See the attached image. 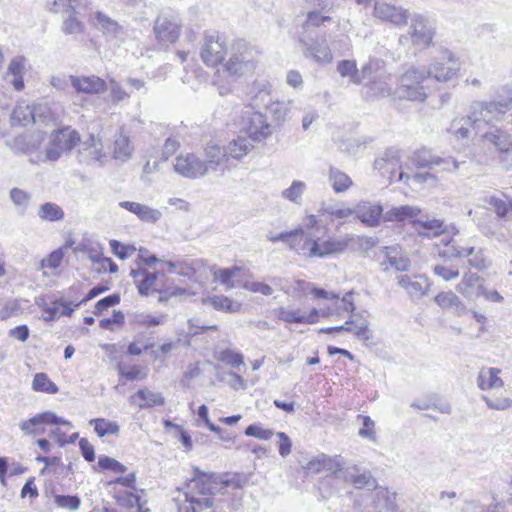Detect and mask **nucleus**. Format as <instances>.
Here are the masks:
<instances>
[{
	"label": "nucleus",
	"mask_w": 512,
	"mask_h": 512,
	"mask_svg": "<svg viewBox=\"0 0 512 512\" xmlns=\"http://www.w3.org/2000/svg\"><path fill=\"white\" fill-rule=\"evenodd\" d=\"M235 481L224 479L214 474H205L195 469V475L188 484L186 503L179 507L180 512H200L202 507H211L213 500L210 496L224 495L229 489H236Z\"/></svg>",
	"instance_id": "f257e3e1"
},
{
	"label": "nucleus",
	"mask_w": 512,
	"mask_h": 512,
	"mask_svg": "<svg viewBox=\"0 0 512 512\" xmlns=\"http://www.w3.org/2000/svg\"><path fill=\"white\" fill-rule=\"evenodd\" d=\"M249 94L251 104L257 108L264 106L276 125H282L288 119L293 102L272 100L271 85L268 82L255 81Z\"/></svg>",
	"instance_id": "f03ea898"
},
{
	"label": "nucleus",
	"mask_w": 512,
	"mask_h": 512,
	"mask_svg": "<svg viewBox=\"0 0 512 512\" xmlns=\"http://www.w3.org/2000/svg\"><path fill=\"white\" fill-rule=\"evenodd\" d=\"M80 141L79 132L71 126L55 129L48 137L43 156L37 155V161L56 162L63 155L70 154Z\"/></svg>",
	"instance_id": "7ed1b4c3"
},
{
	"label": "nucleus",
	"mask_w": 512,
	"mask_h": 512,
	"mask_svg": "<svg viewBox=\"0 0 512 512\" xmlns=\"http://www.w3.org/2000/svg\"><path fill=\"white\" fill-rule=\"evenodd\" d=\"M425 76V72H422L419 66L408 67L397 80L393 91L394 98L417 103L425 102L428 98V93L423 85L426 80Z\"/></svg>",
	"instance_id": "20e7f679"
},
{
	"label": "nucleus",
	"mask_w": 512,
	"mask_h": 512,
	"mask_svg": "<svg viewBox=\"0 0 512 512\" xmlns=\"http://www.w3.org/2000/svg\"><path fill=\"white\" fill-rule=\"evenodd\" d=\"M257 106L250 103L238 120L239 130L252 142L260 143L270 138L274 132L273 125L268 122L267 116L255 110Z\"/></svg>",
	"instance_id": "39448f33"
},
{
	"label": "nucleus",
	"mask_w": 512,
	"mask_h": 512,
	"mask_svg": "<svg viewBox=\"0 0 512 512\" xmlns=\"http://www.w3.org/2000/svg\"><path fill=\"white\" fill-rule=\"evenodd\" d=\"M259 50L245 42L236 41L232 47V53L224 64L225 71L234 77H242L254 72Z\"/></svg>",
	"instance_id": "423d86ee"
},
{
	"label": "nucleus",
	"mask_w": 512,
	"mask_h": 512,
	"mask_svg": "<svg viewBox=\"0 0 512 512\" xmlns=\"http://www.w3.org/2000/svg\"><path fill=\"white\" fill-rule=\"evenodd\" d=\"M420 70L425 72V79L433 78L437 82H449L454 79L459 71L455 66V56L448 50L440 51L439 56L435 57L430 65H420Z\"/></svg>",
	"instance_id": "0eeeda50"
},
{
	"label": "nucleus",
	"mask_w": 512,
	"mask_h": 512,
	"mask_svg": "<svg viewBox=\"0 0 512 512\" xmlns=\"http://www.w3.org/2000/svg\"><path fill=\"white\" fill-rule=\"evenodd\" d=\"M476 112L483 115L485 123L505 114L512 109V86L504 85L497 90V99L493 101L477 102Z\"/></svg>",
	"instance_id": "6e6552de"
},
{
	"label": "nucleus",
	"mask_w": 512,
	"mask_h": 512,
	"mask_svg": "<svg viewBox=\"0 0 512 512\" xmlns=\"http://www.w3.org/2000/svg\"><path fill=\"white\" fill-rule=\"evenodd\" d=\"M227 56L225 41L217 33L206 34L200 48V57L208 67H217Z\"/></svg>",
	"instance_id": "1a4fd4ad"
},
{
	"label": "nucleus",
	"mask_w": 512,
	"mask_h": 512,
	"mask_svg": "<svg viewBox=\"0 0 512 512\" xmlns=\"http://www.w3.org/2000/svg\"><path fill=\"white\" fill-rule=\"evenodd\" d=\"M408 34L412 45L417 49L429 48L435 36V27L423 15L415 14L411 18Z\"/></svg>",
	"instance_id": "9d476101"
},
{
	"label": "nucleus",
	"mask_w": 512,
	"mask_h": 512,
	"mask_svg": "<svg viewBox=\"0 0 512 512\" xmlns=\"http://www.w3.org/2000/svg\"><path fill=\"white\" fill-rule=\"evenodd\" d=\"M173 170L188 179H199L207 175L203 160L190 152L180 153L175 157Z\"/></svg>",
	"instance_id": "9b49d317"
},
{
	"label": "nucleus",
	"mask_w": 512,
	"mask_h": 512,
	"mask_svg": "<svg viewBox=\"0 0 512 512\" xmlns=\"http://www.w3.org/2000/svg\"><path fill=\"white\" fill-rule=\"evenodd\" d=\"M485 118L476 112V104L470 107V113L466 116L455 117L450 124L448 131L457 140H466L470 137L471 128H478Z\"/></svg>",
	"instance_id": "f8f14e48"
},
{
	"label": "nucleus",
	"mask_w": 512,
	"mask_h": 512,
	"mask_svg": "<svg viewBox=\"0 0 512 512\" xmlns=\"http://www.w3.org/2000/svg\"><path fill=\"white\" fill-rule=\"evenodd\" d=\"M92 24L108 41L120 43L123 42L127 36L126 27L120 25L116 20L110 18L103 12H96L93 15Z\"/></svg>",
	"instance_id": "ddd939ff"
},
{
	"label": "nucleus",
	"mask_w": 512,
	"mask_h": 512,
	"mask_svg": "<svg viewBox=\"0 0 512 512\" xmlns=\"http://www.w3.org/2000/svg\"><path fill=\"white\" fill-rule=\"evenodd\" d=\"M379 67L378 60H371L361 70H358L354 60H342L337 64V72L343 78L348 77L349 83L360 84L365 78L370 77L373 70H378Z\"/></svg>",
	"instance_id": "4468645a"
},
{
	"label": "nucleus",
	"mask_w": 512,
	"mask_h": 512,
	"mask_svg": "<svg viewBox=\"0 0 512 512\" xmlns=\"http://www.w3.org/2000/svg\"><path fill=\"white\" fill-rule=\"evenodd\" d=\"M373 16L383 22L403 27L407 25L409 11L402 6H396L387 2H376L374 4Z\"/></svg>",
	"instance_id": "2eb2a0df"
},
{
	"label": "nucleus",
	"mask_w": 512,
	"mask_h": 512,
	"mask_svg": "<svg viewBox=\"0 0 512 512\" xmlns=\"http://www.w3.org/2000/svg\"><path fill=\"white\" fill-rule=\"evenodd\" d=\"M52 424L71 426L68 420L58 417L52 411H46L23 421L20 424V429L27 435H39L44 433V429L40 427L41 425Z\"/></svg>",
	"instance_id": "dca6fc26"
},
{
	"label": "nucleus",
	"mask_w": 512,
	"mask_h": 512,
	"mask_svg": "<svg viewBox=\"0 0 512 512\" xmlns=\"http://www.w3.org/2000/svg\"><path fill=\"white\" fill-rule=\"evenodd\" d=\"M203 164L206 166V173L210 171H226L229 167V159L225 146H220L215 142H209L204 147Z\"/></svg>",
	"instance_id": "f3484780"
},
{
	"label": "nucleus",
	"mask_w": 512,
	"mask_h": 512,
	"mask_svg": "<svg viewBox=\"0 0 512 512\" xmlns=\"http://www.w3.org/2000/svg\"><path fill=\"white\" fill-rule=\"evenodd\" d=\"M341 459L339 456L330 457L325 454H319L310 459L304 466L303 469L307 474H319L326 472L329 475H333L337 478L341 472Z\"/></svg>",
	"instance_id": "a211bd4d"
},
{
	"label": "nucleus",
	"mask_w": 512,
	"mask_h": 512,
	"mask_svg": "<svg viewBox=\"0 0 512 512\" xmlns=\"http://www.w3.org/2000/svg\"><path fill=\"white\" fill-rule=\"evenodd\" d=\"M80 162L93 164L96 162L102 163L106 157L104 152V145L102 138L99 135L90 134L89 137L82 142L81 148L78 151Z\"/></svg>",
	"instance_id": "6ab92c4d"
},
{
	"label": "nucleus",
	"mask_w": 512,
	"mask_h": 512,
	"mask_svg": "<svg viewBox=\"0 0 512 512\" xmlns=\"http://www.w3.org/2000/svg\"><path fill=\"white\" fill-rule=\"evenodd\" d=\"M130 275L134 279L138 292L143 296L164 291V286L161 284L157 272L149 273L144 269H132Z\"/></svg>",
	"instance_id": "aec40b11"
},
{
	"label": "nucleus",
	"mask_w": 512,
	"mask_h": 512,
	"mask_svg": "<svg viewBox=\"0 0 512 512\" xmlns=\"http://www.w3.org/2000/svg\"><path fill=\"white\" fill-rule=\"evenodd\" d=\"M154 33L162 43H174L180 36L181 23L177 18L160 16L154 24Z\"/></svg>",
	"instance_id": "412c9836"
},
{
	"label": "nucleus",
	"mask_w": 512,
	"mask_h": 512,
	"mask_svg": "<svg viewBox=\"0 0 512 512\" xmlns=\"http://www.w3.org/2000/svg\"><path fill=\"white\" fill-rule=\"evenodd\" d=\"M303 44V55L307 59H311L319 65H325L332 61L333 54L327 44L326 39L315 40L311 43L300 39Z\"/></svg>",
	"instance_id": "4be33fe9"
},
{
	"label": "nucleus",
	"mask_w": 512,
	"mask_h": 512,
	"mask_svg": "<svg viewBox=\"0 0 512 512\" xmlns=\"http://www.w3.org/2000/svg\"><path fill=\"white\" fill-rule=\"evenodd\" d=\"M412 163L417 168L441 167L442 170L452 172L459 168V162L453 158L432 157L426 151H418L412 156Z\"/></svg>",
	"instance_id": "5701e85b"
},
{
	"label": "nucleus",
	"mask_w": 512,
	"mask_h": 512,
	"mask_svg": "<svg viewBox=\"0 0 512 512\" xmlns=\"http://www.w3.org/2000/svg\"><path fill=\"white\" fill-rule=\"evenodd\" d=\"M397 283L410 297L416 299L423 297L431 287L429 279L424 275H399Z\"/></svg>",
	"instance_id": "b1692460"
},
{
	"label": "nucleus",
	"mask_w": 512,
	"mask_h": 512,
	"mask_svg": "<svg viewBox=\"0 0 512 512\" xmlns=\"http://www.w3.org/2000/svg\"><path fill=\"white\" fill-rule=\"evenodd\" d=\"M355 217L368 227H376L383 218V207L369 201H360L354 207Z\"/></svg>",
	"instance_id": "393cba45"
},
{
	"label": "nucleus",
	"mask_w": 512,
	"mask_h": 512,
	"mask_svg": "<svg viewBox=\"0 0 512 512\" xmlns=\"http://www.w3.org/2000/svg\"><path fill=\"white\" fill-rule=\"evenodd\" d=\"M352 241L353 236L348 234L338 238L329 237L323 241L317 238V257L325 258L332 254L342 253Z\"/></svg>",
	"instance_id": "a878e982"
},
{
	"label": "nucleus",
	"mask_w": 512,
	"mask_h": 512,
	"mask_svg": "<svg viewBox=\"0 0 512 512\" xmlns=\"http://www.w3.org/2000/svg\"><path fill=\"white\" fill-rule=\"evenodd\" d=\"M71 85L79 93L98 94L104 92L107 85L103 79L95 75L91 76H69Z\"/></svg>",
	"instance_id": "bb28decb"
},
{
	"label": "nucleus",
	"mask_w": 512,
	"mask_h": 512,
	"mask_svg": "<svg viewBox=\"0 0 512 512\" xmlns=\"http://www.w3.org/2000/svg\"><path fill=\"white\" fill-rule=\"evenodd\" d=\"M119 205L120 207L135 214L139 220L146 223L154 224L162 218V212L159 209L150 207L146 204L133 201H122Z\"/></svg>",
	"instance_id": "cd10ccee"
},
{
	"label": "nucleus",
	"mask_w": 512,
	"mask_h": 512,
	"mask_svg": "<svg viewBox=\"0 0 512 512\" xmlns=\"http://www.w3.org/2000/svg\"><path fill=\"white\" fill-rule=\"evenodd\" d=\"M129 403L137 406L139 409H149L164 405L165 398L160 392L152 391L149 388H142L130 396Z\"/></svg>",
	"instance_id": "c85d7f7f"
},
{
	"label": "nucleus",
	"mask_w": 512,
	"mask_h": 512,
	"mask_svg": "<svg viewBox=\"0 0 512 512\" xmlns=\"http://www.w3.org/2000/svg\"><path fill=\"white\" fill-rule=\"evenodd\" d=\"M26 71V59L23 56H16L10 60L5 79L16 91L24 89L23 76Z\"/></svg>",
	"instance_id": "c756f323"
},
{
	"label": "nucleus",
	"mask_w": 512,
	"mask_h": 512,
	"mask_svg": "<svg viewBox=\"0 0 512 512\" xmlns=\"http://www.w3.org/2000/svg\"><path fill=\"white\" fill-rule=\"evenodd\" d=\"M483 288L482 278L472 272H466L461 281L456 285V291L466 299H472L480 295Z\"/></svg>",
	"instance_id": "7c9ffc66"
},
{
	"label": "nucleus",
	"mask_w": 512,
	"mask_h": 512,
	"mask_svg": "<svg viewBox=\"0 0 512 512\" xmlns=\"http://www.w3.org/2000/svg\"><path fill=\"white\" fill-rule=\"evenodd\" d=\"M421 214V209L416 206L402 205L392 207L383 214L385 222H404L409 221L414 224L417 217Z\"/></svg>",
	"instance_id": "2f4dec72"
},
{
	"label": "nucleus",
	"mask_w": 512,
	"mask_h": 512,
	"mask_svg": "<svg viewBox=\"0 0 512 512\" xmlns=\"http://www.w3.org/2000/svg\"><path fill=\"white\" fill-rule=\"evenodd\" d=\"M337 478L352 483L358 489L376 487V481L370 472L360 473L355 466L346 468L344 471L341 469Z\"/></svg>",
	"instance_id": "473e14b6"
},
{
	"label": "nucleus",
	"mask_w": 512,
	"mask_h": 512,
	"mask_svg": "<svg viewBox=\"0 0 512 512\" xmlns=\"http://www.w3.org/2000/svg\"><path fill=\"white\" fill-rule=\"evenodd\" d=\"M226 153L230 160L241 161L253 149L254 145L246 136H237L225 145Z\"/></svg>",
	"instance_id": "72a5a7b5"
},
{
	"label": "nucleus",
	"mask_w": 512,
	"mask_h": 512,
	"mask_svg": "<svg viewBox=\"0 0 512 512\" xmlns=\"http://www.w3.org/2000/svg\"><path fill=\"white\" fill-rule=\"evenodd\" d=\"M43 141L44 134L37 131L16 137L13 142V147L19 152L29 154L38 151L41 148Z\"/></svg>",
	"instance_id": "f704fd0d"
},
{
	"label": "nucleus",
	"mask_w": 512,
	"mask_h": 512,
	"mask_svg": "<svg viewBox=\"0 0 512 512\" xmlns=\"http://www.w3.org/2000/svg\"><path fill=\"white\" fill-rule=\"evenodd\" d=\"M373 507L377 512H397L396 493L384 487H375Z\"/></svg>",
	"instance_id": "c9c22d12"
},
{
	"label": "nucleus",
	"mask_w": 512,
	"mask_h": 512,
	"mask_svg": "<svg viewBox=\"0 0 512 512\" xmlns=\"http://www.w3.org/2000/svg\"><path fill=\"white\" fill-rule=\"evenodd\" d=\"M35 107L25 101H19L11 113L12 126H27L35 122Z\"/></svg>",
	"instance_id": "e433bc0d"
},
{
	"label": "nucleus",
	"mask_w": 512,
	"mask_h": 512,
	"mask_svg": "<svg viewBox=\"0 0 512 512\" xmlns=\"http://www.w3.org/2000/svg\"><path fill=\"white\" fill-rule=\"evenodd\" d=\"M390 77L384 72L378 73L373 79H371L367 85L366 94L369 97L382 98L393 94L391 84L389 83Z\"/></svg>",
	"instance_id": "4c0bfd02"
},
{
	"label": "nucleus",
	"mask_w": 512,
	"mask_h": 512,
	"mask_svg": "<svg viewBox=\"0 0 512 512\" xmlns=\"http://www.w3.org/2000/svg\"><path fill=\"white\" fill-rule=\"evenodd\" d=\"M501 370L498 368H482L477 377V385L481 390L499 389L504 386L503 380L499 377Z\"/></svg>",
	"instance_id": "58836bf2"
},
{
	"label": "nucleus",
	"mask_w": 512,
	"mask_h": 512,
	"mask_svg": "<svg viewBox=\"0 0 512 512\" xmlns=\"http://www.w3.org/2000/svg\"><path fill=\"white\" fill-rule=\"evenodd\" d=\"M419 226L418 233L427 237H436L446 231L444 222L440 219H430L427 216H423L422 213L417 217V221L414 222Z\"/></svg>",
	"instance_id": "ea45409f"
},
{
	"label": "nucleus",
	"mask_w": 512,
	"mask_h": 512,
	"mask_svg": "<svg viewBox=\"0 0 512 512\" xmlns=\"http://www.w3.org/2000/svg\"><path fill=\"white\" fill-rule=\"evenodd\" d=\"M322 216H328L330 221L345 220L354 215V208L346 205L345 202H339L334 205L322 204L318 210Z\"/></svg>",
	"instance_id": "a19ab883"
},
{
	"label": "nucleus",
	"mask_w": 512,
	"mask_h": 512,
	"mask_svg": "<svg viewBox=\"0 0 512 512\" xmlns=\"http://www.w3.org/2000/svg\"><path fill=\"white\" fill-rule=\"evenodd\" d=\"M133 150L134 147L131 144L130 138L122 131L119 132L113 144V158L121 162H126L131 158Z\"/></svg>",
	"instance_id": "79ce46f5"
},
{
	"label": "nucleus",
	"mask_w": 512,
	"mask_h": 512,
	"mask_svg": "<svg viewBox=\"0 0 512 512\" xmlns=\"http://www.w3.org/2000/svg\"><path fill=\"white\" fill-rule=\"evenodd\" d=\"M374 166L381 171L382 174L388 173L390 177H393L396 170L401 169L398 151H386L383 157L375 160Z\"/></svg>",
	"instance_id": "37998d69"
},
{
	"label": "nucleus",
	"mask_w": 512,
	"mask_h": 512,
	"mask_svg": "<svg viewBox=\"0 0 512 512\" xmlns=\"http://www.w3.org/2000/svg\"><path fill=\"white\" fill-rule=\"evenodd\" d=\"M328 182L333 191L337 194L346 192L352 185V179L343 171L330 167L328 171Z\"/></svg>",
	"instance_id": "c03bdc74"
},
{
	"label": "nucleus",
	"mask_w": 512,
	"mask_h": 512,
	"mask_svg": "<svg viewBox=\"0 0 512 512\" xmlns=\"http://www.w3.org/2000/svg\"><path fill=\"white\" fill-rule=\"evenodd\" d=\"M442 242L445 245V249L439 252L441 257L465 258L474 252V246H462L453 239L446 240V238H443Z\"/></svg>",
	"instance_id": "a18cd8bd"
},
{
	"label": "nucleus",
	"mask_w": 512,
	"mask_h": 512,
	"mask_svg": "<svg viewBox=\"0 0 512 512\" xmlns=\"http://www.w3.org/2000/svg\"><path fill=\"white\" fill-rule=\"evenodd\" d=\"M483 139L492 143L500 152H507L512 147V136L501 129H493L483 135Z\"/></svg>",
	"instance_id": "49530a36"
},
{
	"label": "nucleus",
	"mask_w": 512,
	"mask_h": 512,
	"mask_svg": "<svg viewBox=\"0 0 512 512\" xmlns=\"http://www.w3.org/2000/svg\"><path fill=\"white\" fill-rule=\"evenodd\" d=\"M333 331L341 332L347 331L354 333L357 337L368 340L370 338V332L368 329V322L365 319L359 320H347L345 325L333 327Z\"/></svg>",
	"instance_id": "de8ad7c7"
},
{
	"label": "nucleus",
	"mask_w": 512,
	"mask_h": 512,
	"mask_svg": "<svg viewBox=\"0 0 512 512\" xmlns=\"http://www.w3.org/2000/svg\"><path fill=\"white\" fill-rule=\"evenodd\" d=\"M353 293L347 292L341 299L338 297L335 303V308L327 309L322 312V317L326 316H341L344 313H352L355 310V305L352 298Z\"/></svg>",
	"instance_id": "09e8293b"
},
{
	"label": "nucleus",
	"mask_w": 512,
	"mask_h": 512,
	"mask_svg": "<svg viewBox=\"0 0 512 512\" xmlns=\"http://www.w3.org/2000/svg\"><path fill=\"white\" fill-rule=\"evenodd\" d=\"M207 302H209L214 309L227 313H237L242 308V304L240 302L234 301L224 295H215L210 297Z\"/></svg>",
	"instance_id": "8fccbe9b"
},
{
	"label": "nucleus",
	"mask_w": 512,
	"mask_h": 512,
	"mask_svg": "<svg viewBox=\"0 0 512 512\" xmlns=\"http://www.w3.org/2000/svg\"><path fill=\"white\" fill-rule=\"evenodd\" d=\"M306 189L305 182L294 180L288 188L282 190L281 197L291 203L300 205Z\"/></svg>",
	"instance_id": "3c124183"
},
{
	"label": "nucleus",
	"mask_w": 512,
	"mask_h": 512,
	"mask_svg": "<svg viewBox=\"0 0 512 512\" xmlns=\"http://www.w3.org/2000/svg\"><path fill=\"white\" fill-rule=\"evenodd\" d=\"M37 214L41 220L49 222L60 221L65 216L63 209L53 202H46L40 205Z\"/></svg>",
	"instance_id": "603ef678"
},
{
	"label": "nucleus",
	"mask_w": 512,
	"mask_h": 512,
	"mask_svg": "<svg viewBox=\"0 0 512 512\" xmlns=\"http://www.w3.org/2000/svg\"><path fill=\"white\" fill-rule=\"evenodd\" d=\"M89 424L94 427V431L99 437L117 435L120 431V427L115 421H110L105 418L91 419Z\"/></svg>",
	"instance_id": "864d4df0"
},
{
	"label": "nucleus",
	"mask_w": 512,
	"mask_h": 512,
	"mask_svg": "<svg viewBox=\"0 0 512 512\" xmlns=\"http://www.w3.org/2000/svg\"><path fill=\"white\" fill-rule=\"evenodd\" d=\"M386 258L390 266L398 271H407L410 267V259L401 254L397 247H386Z\"/></svg>",
	"instance_id": "5fc2aeb1"
},
{
	"label": "nucleus",
	"mask_w": 512,
	"mask_h": 512,
	"mask_svg": "<svg viewBox=\"0 0 512 512\" xmlns=\"http://www.w3.org/2000/svg\"><path fill=\"white\" fill-rule=\"evenodd\" d=\"M202 265V261L199 259L179 258L177 274L192 279Z\"/></svg>",
	"instance_id": "6e6d98bb"
},
{
	"label": "nucleus",
	"mask_w": 512,
	"mask_h": 512,
	"mask_svg": "<svg viewBox=\"0 0 512 512\" xmlns=\"http://www.w3.org/2000/svg\"><path fill=\"white\" fill-rule=\"evenodd\" d=\"M32 389L36 392L55 394L58 392L57 385L52 382L46 373H36L32 381Z\"/></svg>",
	"instance_id": "4d7b16f0"
},
{
	"label": "nucleus",
	"mask_w": 512,
	"mask_h": 512,
	"mask_svg": "<svg viewBox=\"0 0 512 512\" xmlns=\"http://www.w3.org/2000/svg\"><path fill=\"white\" fill-rule=\"evenodd\" d=\"M433 274L443 281H452L459 277L460 271L454 264L438 263L432 267Z\"/></svg>",
	"instance_id": "13d9d810"
},
{
	"label": "nucleus",
	"mask_w": 512,
	"mask_h": 512,
	"mask_svg": "<svg viewBox=\"0 0 512 512\" xmlns=\"http://www.w3.org/2000/svg\"><path fill=\"white\" fill-rule=\"evenodd\" d=\"M276 317L278 320L286 323L305 324L304 312L301 309H289L286 307H279L276 310Z\"/></svg>",
	"instance_id": "bf43d9fd"
},
{
	"label": "nucleus",
	"mask_w": 512,
	"mask_h": 512,
	"mask_svg": "<svg viewBox=\"0 0 512 512\" xmlns=\"http://www.w3.org/2000/svg\"><path fill=\"white\" fill-rule=\"evenodd\" d=\"M166 322L167 315L164 313H140L135 316V323L146 328L163 325Z\"/></svg>",
	"instance_id": "052dcab7"
},
{
	"label": "nucleus",
	"mask_w": 512,
	"mask_h": 512,
	"mask_svg": "<svg viewBox=\"0 0 512 512\" xmlns=\"http://www.w3.org/2000/svg\"><path fill=\"white\" fill-rule=\"evenodd\" d=\"M216 359L231 367H239L244 364V356L235 350L224 349L216 354Z\"/></svg>",
	"instance_id": "680f3d73"
},
{
	"label": "nucleus",
	"mask_w": 512,
	"mask_h": 512,
	"mask_svg": "<svg viewBox=\"0 0 512 512\" xmlns=\"http://www.w3.org/2000/svg\"><path fill=\"white\" fill-rule=\"evenodd\" d=\"M240 272V268L234 266L232 268H219L213 272L214 279L226 286V289L234 288L232 278Z\"/></svg>",
	"instance_id": "e2e57ef3"
},
{
	"label": "nucleus",
	"mask_w": 512,
	"mask_h": 512,
	"mask_svg": "<svg viewBox=\"0 0 512 512\" xmlns=\"http://www.w3.org/2000/svg\"><path fill=\"white\" fill-rule=\"evenodd\" d=\"M311 284L312 283L301 279L294 280L289 284L286 295L295 299L305 297L308 293H310Z\"/></svg>",
	"instance_id": "0e129e2a"
},
{
	"label": "nucleus",
	"mask_w": 512,
	"mask_h": 512,
	"mask_svg": "<svg viewBox=\"0 0 512 512\" xmlns=\"http://www.w3.org/2000/svg\"><path fill=\"white\" fill-rule=\"evenodd\" d=\"M301 249L299 253L306 257H317V239L313 238L309 233L303 230L302 239L300 243Z\"/></svg>",
	"instance_id": "69168bd1"
},
{
	"label": "nucleus",
	"mask_w": 512,
	"mask_h": 512,
	"mask_svg": "<svg viewBox=\"0 0 512 512\" xmlns=\"http://www.w3.org/2000/svg\"><path fill=\"white\" fill-rule=\"evenodd\" d=\"M357 418L362 421V427L359 429L358 435L364 439L376 442L375 422L369 416L358 415Z\"/></svg>",
	"instance_id": "338daca9"
},
{
	"label": "nucleus",
	"mask_w": 512,
	"mask_h": 512,
	"mask_svg": "<svg viewBox=\"0 0 512 512\" xmlns=\"http://www.w3.org/2000/svg\"><path fill=\"white\" fill-rule=\"evenodd\" d=\"M482 400L486 403L488 408L493 410H507L512 407V399L505 396H499L490 398L488 396H482Z\"/></svg>",
	"instance_id": "774afa93"
}]
</instances>
